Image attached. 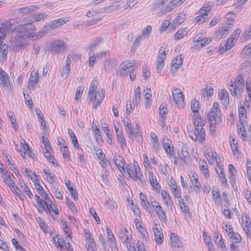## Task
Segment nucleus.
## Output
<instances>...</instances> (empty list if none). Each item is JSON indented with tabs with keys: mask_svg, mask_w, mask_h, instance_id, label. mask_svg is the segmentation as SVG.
I'll use <instances>...</instances> for the list:
<instances>
[{
	"mask_svg": "<svg viewBox=\"0 0 251 251\" xmlns=\"http://www.w3.org/2000/svg\"><path fill=\"white\" fill-rule=\"evenodd\" d=\"M35 26L30 23H25L20 25L12 21H0V57L6 58L8 46L2 41L6 35V31H15L16 36L14 40V46L19 49L25 47V36L31 38L36 36Z\"/></svg>",
	"mask_w": 251,
	"mask_h": 251,
	"instance_id": "nucleus-1",
	"label": "nucleus"
},
{
	"mask_svg": "<svg viewBox=\"0 0 251 251\" xmlns=\"http://www.w3.org/2000/svg\"><path fill=\"white\" fill-rule=\"evenodd\" d=\"M193 118L195 131L191 138L193 141H196L199 140L200 142L202 143L205 139L206 134L203 127V126H205V121L202 119L199 113L195 114Z\"/></svg>",
	"mask_w": 251,
	"mask_h": 251,
	"instance_id": "nucleus-2",
	"label": "nucleus"
},
{
	"mask_svg": "<svg viewBox=\"0 0 251 251\" xmlns=\"http://www.w3.org/2000/svg\"><path fill=\"white\" fill-rule=\"evenodd\" d=\"M95 153L96 154L99 160V163L100 165L103 168V173L102 174L101 176L102 178L104 179L105 177H106V176L108 175L106 170V168L107 167V163L106 156L105 154L103 152L102 150L100 149H98V150H97L96 151H95Z\"/></svg>",
	"mask_w": 251,
	"mask_h": 251,
	"instance_id": "nucleus-3",
	"label": "nucleus"
},
{
	"mask_svg": "<svg viewBox=\"0 0 251 251\" xmlns=\"http://www.w3.org/2000/svg\"><path fill=\"white\" fill-rule=\"evenodd\" d=\"M50 47V50L56 54L63 52L66 48L64 42L60 39L55 40L51 42Z\"/></svg>",
	"mask_w": 251,
	"mask_h": 251,
	"instance_id": "nucleus-4",
	"label": "nucleus"
},
{
	"mask_svg": "<svg viewBox=\"0 0 251 251\" xmlns=\"http://www.w3.org/2000/svg\"><path fill=\"white\" fill-rule=\"evenodd\" d=\"M74 54H70L69 56H68L65 60V64L63 66L62 71L60 73V75L62 77L66 78H67L71 73V57H73Z\"/></svg>",
	"mask_w": 251,
	"mask_h": 251,
	"instance_id": "nucleus-5",
	"label": "nucleus"
},
{
	"mask_svg": "<svg viewBox=\"0 0 251 251\" xmlns=\"http://www.w3.org/2000/svg\"><path fill=\"white\" fill-rule=\"evenodd\" d=\"M39 81L38 71L35 69L31 72L28 79V87L29 89L34 90L36 88Z\"/></svg>",
	"mask_w": 251,
	"mask_h": 251,
	"instance_id": "nucleus-6",
	"label": "nucleus"
},
{
	"mask_svg": "<svg viewBox=\"0 0 251 251\" xmlns=\"http://www.w3.org/2000/svg\"><path fill=\"white\" fill-rule=\"evenodd\" d=\"M162 144L166 153L170 157H173L175 155L174 146L172 141L168 139L167 137H164L162 140Z\"/></svg>",
	"mask_w": 251,
	"mask_h": 251,
	"instance_id": "nucleus-7",
	"label": "nucleus"
},
{
	"mask_svg": "<svg viewBox=\"0 0 251 251\" xmlns=\"http://www.w3.org/2000/svg\"><path fill=\"white\" fill-rule=\"evenodd\" d=\"M70 19V18L69 17H64L52 20L48 25L51 29H54L58 28L61 25H64L66 23L69 22Z\"/></svg>",
	"mask_w": 251,
	"mask_h": 251,
	"instance_id": "nucleus-8",
	"label": "nucleus"
},
{
	"mask_svg": "<svg viewBox=\"0 0 251 251\" xmlns=\"http://www.w3.org/2000/svg\"><path fill=\"white\" fill-rule=\"evenodd\" d=\"M85 238L86 239V248L87 251H94V242H93V236L87 229H84Z\"/></svg>",
	"mask_w": 251,
	"mask_h": 251,
	"instance_id": "nucleus-9",
	"label": "nucleus"
},
{
	"mask_svg": "<svg viewBox=\"0 0 251 251\" xmlns=\"http://www.w3.org/2000/svg\"><path fill=\"white\" fill-rule=\"evenodd\" d=\"M134 171L132 169H129L127 171V174L129 177L132 178L134 181L138 180L140 175V169L138 165V163L134 161L133 163Z\"/></svg>",
	"mask_w": 251,
	"mask_h": 251,
	"instance_id": "nucleus-10",
	"label": "nucleus"
},
{
	"mask_svg": "<svg viewBox=\"0 0 251 251\" xmlns=\"http://www.w3.org/2000/svg\"><path fill=\"white\" fill-rule=\"evenodd\" d=\"M175 93L173 92L172 95L173 99L175 102L179 106L182 105L184 101V97L182 92L179 89L176 88L174 89Z\"/></svg>",
	"mask_w": 251,
	"mask_h": 251,
	"instance_id": "nucleus-11",
	"label": "nucleus"
},
{
	"mask_svg": "<svg viewBox=\"0 0 251 251\" xmlns=\"http://www.w3.org/2000/svg\"><path fill=\"white\" fill-rule=\"evenodd\" d=\"M33 182L34 184L36 190L41 195V196L45 200H49L50 197L48 194L44 190L42 186L40 185L39 182V179L38 178H34V180H33Z\"/></svg>",
	"mask_w": 251,
	"mask_h": 251,
	"instance_id": "nucleus-12",
	"label": "nucleus"
},
{
	"mask_svg": "<svg viewBox=\"0 0 251 251\" xmlns=\"http://www.w3.org/2000/svg\"><path fill=\"white\" fill-rule=\"evenodd\" d=\"M190 179L192 186H193L194 190L196 192H200L201 188V185L198 178L197 175L193 173L192 175L190 176Z\"/></svg>",
	"mask_w": 251,
	"mask_h": 251,
	"instance_id": "nucleus-13",
	"label": "nucleus"
},
{
	"mask_svg": "<svg viewBox=\"0 0 251 251\" xmlns=\"http://www.w3.org/2000/svg\"><path fill=\"white\" fill-rule=\"evenodd\" d=\"M220 116V109L219 104L217 102L214 103L211 110L208 113L209 118H219Z\"/></svg>",
	"mask_w": 251,
	"mask_h": 251,
	"instance_id": "nucleus-14",
	"label": "nucleus"
},
{
	"mask_svg": "<svg viewBox=\"0 0 251 251\" xmlns=\"http://www.w3.org/2000/svg\"><path fill=\"white\" fill-rule=\"evenodd\" d=\"M17 150L20 153L21 155L25 157V154L27 153L29 156H32V151L29 148L28 145L25 143V141H24V143H21V146L19 149H17Z\"/></svg>",
	"mask_w": 251,
	"mask_h": 251,
	"instance_id": "nucleus-15",
	"label": "nucleus"
},
{
	"mask_svg": "<svg viewBox=\"0 0 251 251\" xmlns=\"http://www.w3.org/2000/svg\"><path fill=\"white\" fill-rule=\"evenodd\" d=\"M38 9V7L35 5H30L29 6L22 7L17 10V14L19 16H23L25 14H29L32 11L37 10Z\"/></svg>",
	"mask_w": 251,
	"mask_h": 251,
	"instance_id": "nucleus-16",
	"label": "nucleus"
},
{
	"mask_svg": "<svg viewBox=\"0 0 251 251\" xmlns=\"http://www.w3.org/2000/svg\"><path fill=\"white\" fill-rule=\"evenodd\" d=\"M121 66L122 74H126L127 70H128L129 72L131 69H133V68L134 69H135L137 68L138 65L137 62L135 61H133L132 63L128 61H125L121 64Z\"/></svg>",
	"mask_w": 251,
	"mask_h": 251,
	"instance_id": "nucleus-17",
	"label": "nucleus"
},
{
	"mask_svg": "<svg viewBox=\"0 0 251 251\" xmlns=\"http://www.w3.org/2000/svg\"><path fill=\"white\" fill-rule=\"evenodd\" d=\"M150 182L152 189L155 190L156 192H158L160 190V186L157 181L156 178L153 175L152 172L149 173Z\"/></svg>",
	"mask_w": 251,
	"mask_h": 251,
	"instance_id": "nucleus-18",
	"label": "nucleus"
},
{
	"mask_svg": "<svg viewBox=\"0 0 251 251\" xmlns=\"http://www.w3.org/2000/svg\"><path fill=\"white\" fill-rule=\"evenodd\" d=\"M93 81L92 82L90 86L88 96L86 99V102L88 104L91 105L92 108L94 107V84H93Z\"/></svg>",
	"mask_w": 251,
	"mask_h": 251,
	"instance_id": "nucleus-19",
	"label": "nucleus"
},
{
	"mask_svg": "<svg viewBox=\"0 0 251 251\" xmlns=\"http://www.w3.org/2000/svg\"><path fill=\"white\" fill-rule=\"evenodd\" d=\"M245 220L242 217V224L244 230L247 235H251V223L250 221L249 217L248 215L245 216Z\"/></svg>",
	"mask_w": 251,
	"mask_h": 251,
	"instance_id": "nucleus-20",
	"label": "nucleus"
},
{
	"mask_svg": "<svg viewBox=\"0 0 251 251\" xmlns=\"http://www.w3.org/2000/svg\"><path fill=\"white\" fill-rule=\"evenodd\" d=\"M183 63L182 58L181 55H177L175 59L173 60L172 65L171 67V71L172 72H174L176 70L179 68Z\"/></svg>",
	"mask_w": 251,
	"mask_h": 251,
	"instance_id": "nucleus-21",
	"label": "nucleus"
},
{
	"mask_svg": "<svg viewBox=\"0 0 251 251\" xmlns=\"http://www.w3.org/2000/svg\"><path fill=\"white\" fill-rule=\"evenodd\" d=\"M105 97V93L103 89H100L95 92V108L100 104Z\"/></svg>",
	"mask_w": 251,
	"mask_h": 251,
	"instance_id": "nucleus-22",
	"label": "nucleus"
},
{
	"mask_svg": "<svg viewBox=\"0 0 251 251\" xmlns=\"http://www.w3.org/2000/svg\"><path fill=\"white\" fill-rule=\"evenodd\" d=\"M170 239L172 246L175 248H177L180 246L181 244L180 240L176 234L175 233H171Z\"/></svg>",
	"mask_w": 251,
	"mask_h": 251,
	"instance_id": "nucleus-23",
	"label": "nucleus"
},
{
	"mask_svg": "<svg viewBox=\"0 0 251 251\" xmlns=\"http://www.w3.org/2000/svg\"><path fill=\"white\" fill-rule=\"evenodd\" d=\"M44 173L46 177V180L49 183L52 184L55 181V175L52 173L50 170L48 169H44Z\"/></svg>",
	"mask_w": 251,
	"mask_h": 251,
	"instance_id": "nucleus-24",
	"label": "nucleus"
},
{
	"mask_svg": "<svg viewBox=\"0 0 251 251\" xmlns=\"http://www.w3.org/2000/svg\"><path fill=\"white\" fill-rule=\"evenodd\" d=\"M155 211L159 220L166 222L167 221L166 214L160 205L156 206V209H155Z\"/></svg>",
	"mask_w": 251,
	"mask_h": 251,
	"instance_id": "nucleus-25",
	"label": "nucleus"
},
{
	"mask_svg": "<svg viewBox=\"0 0 251 251\" xmlns=\"http://www.w3.org/2000/svg\"><path fill=\"white\" fill-rule=\"evenodd\" d=\"M153 230L156 243L158 245H161L163 243V235L162 232L157 227H153Z\"/></svg>",
	"mask_w": 251,
	"mask_h": 251,
	"instance_id": "nucleus-26",
	"label": "nucleus"
},
{
	"mask_svg": "<svg viewBox=\"0 0 251 251\" xmlns=\"http://www.w3.org/2000/svg\"><path fill=\"white\" fill-rule=\"evenodd\" d=\"M14 177L13 175L12 174H6L2 176V177L3 178V180L4 182V183L8 186L9 188H11V187H13V185H14L15 183L13 182L12 177Z\"/></svg>",
	"mask_w": 251,
	"mask_h": 251,
	"instance_id": "nucleus-27",
	"label": "nucleus"
},
{
	"mask_svg": "<svg viewBox=\"0 0 251 251\" xmlns=\"http://www.w3.org/2000/svg\"><path fill=\"white\" fill-rule=\"evenodd\" d=\"M140 199L142 202V205L145 208L147 211L150 212L151 204L148 201L145 195L143 193L139 194Z\"/></svg>",
	"mask_w": 251,
	"mask_h": 251,
	"instance_id": "nucleus-28",
	"label": "nucleus"
},
{
	"mask_svg": "<svg viewBox=\"0 0 251 251\" xmlns=\"http://www.w3.org/2000/svg\"><path fill=\"white\" fill-rule=\"evenodd\" d=\"M235 85L238 88V90H243L244 86V79L243 75H237L235 80Z\"/></svg>",
	"mask_w": 251,
	"mask_h": 251,
	"instance_id": "nucleus-29",
	"label": "nucleus"
},
{
	"mask_svg": "<svg viewBox=\"0 0 251 251\" xmlns=\"http://www.w3.org/2000/svg\"><path fill=\"white\" fill-rule=\"evenodd\" d=\"M9 78L7 74L0 67V85L3 87H7L6 80Z\"/></svg>",
	"mask_w": 251,
	"mask_h": 251,
	"instance_id": "nucleus-30",
	"label": "nucleus"
},
{
	"mask_svg": "<svg viewBox=\"0 0 251 251\" xmlns=\"http://www.w3.org/2000/svg\"><path fill=\"white\" fill-rule=\"evenodd\" d=\"M201 171L202 172L205 177L207 178L210 176L209 172L207 167V163L204 161H201L200 164Z\"/></svg>",
	"mask_w": 251,
	"mask_h": 251,
	"instance_id": "nucleus-31",
	"label": "nucleus"
},
{
	"mask_svg": "<svg viewBox=\"0 0 251 251\" xmlns=\"http://www.w3.org/2000/svg\"><path fill=\"white\" fill-rule=\"evenodd\" d=\"M227 235L229 239L234 240L235 243L240 242L242 240V237L240 235L233 231H228Z\"/></svg>",
	"mask_w": 251,
	"mask_h": 251,
	"instance_id": "nucleus-32",
	"label": "nucleus"
},
{
	"mask_svg": "<svg viewBox=\"0 0 251 251\" xmlns=\"http://www.w3.org/2000/svg\"><path fill=\"white\" fill-rule=\"evenodd\" d=\"M48 15L45 13H37L31 17V20L29 23H31V22H35L41 21L42 19H44L47 17Z\"/></svg>",
	"mask_w": 251,
	"mask_h": 251,
	"instance_id": "nucleus-33",
	"label": "nucleus"
},
{
	"mask_svg": "<svg viewBox=\"0 0 251 251\" xmlns=\"http://www.w3.org/2000/svg\"><path fill=\"white\" fill-rule=\"evenodd\" d=\"M151 137L152 139V148L157 151L159 149L157 137L154 132H151Z\"/></svg>",
	"mask_w": 251,
	"mask_h": 251,
	"instance_id": "nucleus-34",
	"label": "nucleus"
},
{
	"mask_svg": "<svg viewBox=\"0 0 251 251\" xmlns=\"http://www.w3.org/2000/svg\"><path fill=\"white\" fill-rule=\"evenodd\" d=\"M50 198H49V200H45L44 199L42 201L38 203L39 205L47 213H50V210L49 209V205L50 201Z\"/></svg>",
	"mask_w": 251,
	"mask_h": 251,
	"instance_id": "nucleus-35",
	"label": "nucleus"
},
{
	"mask_svg": "<svg viewBox=\"0 0 251 251\" xmlns=\"http://www.w3.org/2000/svg\"><path fill=\"white\" fill-rule=\"evenodd\" d=\"M116 61L114 59H107L104 63V67L106 69H112L115 67Z\"/></svg>",
	"mask_w": 251,
	"mask_h": 251,
	"instance_id": "nucleus-36",
	"label": "nucleus"
},
{
	"mask_svg": "<svg viewBox=\"0 0 251 251\" xmlns=\"http://www.w3.org/2000/svg\"><path fill=\"white\" fill-rule=\"evenodd\" d=\"M241 126L240 128H238V132L239 136H240L241 138L245 140L247 137V134L246 133V130L245 127V126L244 124V122H240Z\"/></svg>",
	"mask_w": 251,
	"mask_h": 251,
	"instance_id": "nucleus-37",
	"label": "nucleus"
},
{
	"mask_svg": "<svg viewBox=\"0 0 251 251\" xmlns=\"http://www.w3.org/2000/svg\"><path fill=\"white\" fill-rule=\"evenodd\" d=\"M161 195L163 200L165 201L164 203L166 205H171L172 203V201L171 199V197L166 191L162 190L161 191Z\"/></svg>",
	"mask_w": 251,
	"mask_h": 251,
	"instance_id": "nucleus-38",
	"label": "nucleus"
},
{
	"mask_svg": "<svg viewBox=\"0 0 251 251\" xmlns=\"http://www.w3.org/2000/svg\"><path fill=\"white\" fill-rule=\"evenodd\" d=\"M118 237L122 243H126V245L128 244L129 236L127 234L124 233L123 231H120L118 233Z\"/></svg>",
	"mask_w": 251,
	"mask_h": 251,
	"instance_id": "nucleus-39",
	"label": "nucleus"
},
{
	"mask_svg": "<svg viewBox=\"0 0 251 251\" xmlns=\"http://www.w3.org/2000/svg\"><path fill=\"white\" fill-rule=\"evenodd\" d=\"M187 34V31L185 29L182 28L178 29L175 35V39L176 40H179L183 38Z\"/></svg>",
	"mask_w": 251,
	"mask_h": 251,
	"instance_id": "nucleus-40",
	"label": "nucleus"
},
{
	"mask_svg": "<svg viewBox=\"0 0 251 251\" xmlns=\"http://www.w3.org/2000/svg\"><path fill=\"white\" fill-rule=\"evenodd\" d=\"M51 30L50 28L49 27V25L48 24L46 25L42 29L39 31L37 35V38H41L43 36L46 34L48 31H50Z\"/></svg>",
	"mask_w": 251,
	"mask_h": 251,
	"instance_id": "nucleus-41",
	"label": "nucleus"
},
{
	"mask_svg": "<svg viewBox=\"0 0 251 251\" xmlns=\"http://www.w3.org/2000/svg\"><path fill=\"white\" fill-rule=\"evenodd\" d=\"M238 114L240 122H244L246 118V116L245 115L246 114V110L244 106H242L239 108Z\"/></svg>",
	"mask_w": 251,
	"mask_h": 251,
	"instance_id": "nucleus-42",
	"label": "nucleus"
},
{
	"mask_svg": "<svg viewBox=\"0 0 251 251\" xmlns=\"http://www.w3.org/2000/svg\"><path fill=\"white\" fill-rule=\"evenodd\" d=\"M200 107V103L198 100H193L191 101V108L192 111L194 113H198Z\"/></svg>",
	"mask_w": 251,
	"mask_h": 251,
	"instance_id": "nucleus-43",
	"label": "nucleus"
},
{
	"mask_svg": "<svg viewBox=\"0 0 251 251\" xmlns=\"http://www.w3.org/2000/svg\"><path fill=\"white\" fill-rule=\"evenodd\" d=\"M50 147L45 149L46 151L44 152L45 157L50 161V162L54 163V158L53 156L51 154L50 151Z\"/></svg>",
	"mask_w": 251,
	"mask_h": 251,
	"instance_id": "nucleus-44",
	"label": "nucleus"
},
{
	"mask_svg": "<svg viewBox=\"0 0 251 251\" xmlns=\"http://www.w3.org/2000/svg\"><path fill=\"white\" fill-rule=\"evenodd\" d=\"M159 118L166 117L165 115L167 113V109L165 104H162L159 108Z\"/></svg>",
	"mask_w": 251,
	"mask_h": 251,
	"instance_id": "nucleus-45",
	"label": "nucleus"
},
{
	"mask_svg": "<svg viewBox=\"0 0 251 251\" xmlns=\"http://www.w3.org/2000/svg\"><path fill=\"white\" fill-rule=\"evenodd\" d=\"M90 51L89 52V65L93 66L94 64V52H93L92 44L89 46Z\"/></svg>",
	"mask_w": 251,
	"mask_h": 251,
	"instance_id": "nucleus-46",
	"label": "nucleus"
},
{
	"mask_svg": "<svg viewBox=\"0 0 251 251\" xmlns=\"http://www.w3.org/2000/svg\"><path fill=\"white\" fill-rule=\"evenodd\" d=\"M219 97L221 99L225 100L226 102L227 100L226 104H228V103H229L228 93L226 90H225V89L222 90V91L221 92V94H219Z\"/></svg>",
	"mask_w": 251,
	"mask_h": 251,
	"instance_id": "nucleus-47",
	"label": "nucleus"
},
{
	"mask_svg": "<svg viewBox=\"0 0 251 251\" xmlns=\"http://www.w3.org/2000/svg\"><path fill=\"white\" fill-rule=\"evenodd\" d=\"M236 39H233L232 37H229L226 41L224 42V45L227 47V49H230L234 45V41Z\"/></svg>",
	"mask_w": 251,
	"mask_h": 251,
	"instance_id": "nucleus-48",
	"label": "nucleus"
},
{
	"mask_svg": "<svg viewBox=\"0 0 251 251\" xmlns=\"http://www.w3.org/2000/svg\"><path fill=\"white\" fill-rule=\"evenodd\" d=\"M66 187L68 191L71 194L72 197L75 200L77 198V193L75 189H74L73 187L70 185V184L66 183Z\"/></svg>",
	"mask_w": 251,
	"mask_h": 251,
	"instance_id": "nucleus-49",
	"label": "nucleus"
},
{
	"mask_svg": "<svg viewBox=\"0 0 251 251\" xmlns=\"http://www.w3.org/2000/svg\"><path fill=\"white\" fill-rule=\"evenodd\" d=\"M84 87L82 86H79L76 88L75 94V100L78 101V99L81 97L83 92L84 91Z\"/></svg>",
	"mask_w": 251,
	"mask_h": 251,
	"instance_id": "nucleus-50",
	"label": "nucleus"
},
{
	"mask_svg": "<svg viewBox=\"0 0 251 251\" xmlns=\"http://www.w3.org/2000/svg\"><path fill=\"white\" fill-rule=\"evenodd\" d=\"M117 141L120 144V147L122 149H124L126 146V141L124 137V135L121 136H117Z\"/></svg>",
	"mask_w": 251,
	"mask_h": 251,
	"instance_id": "nucleus-51",
	"label": "nucleus"
},
{
	"mask_svg": "<svg viewBox=\"0 0 251 251\" xmlns=\"http://www.w3.org/2000/svg\"><path fill=\"white\" fill-rule=\"evenodd\" d=\"M50 204L49 205V209L50 210V213L52 211L55 214L58 215L59 213V210L57 208V206L55 204H53L52 201L50 200Z\"/></svg>",
	"mask_w": 251,
	"mask_h": 251,
	"instance_id": "nucleus-52",
	"label": "nucleus"
},
{
	"mask_svg": "<svg viewBox=\"0 0 251 251\" xmlns=\"http://www.w3.org/2000/svg\"><path fill=\"white\" fill-rule=\"evenodd\" d=\"M108 51H102L100 52L99 53L95 54V61L97 60H100L102 58L106 59L107 58V53Z\"/></svg>",
	"mask_w": 251,
	"mask_h": 251,
	"instance_id": "nucleus-53",
	"label": "nucleus"
},
{
	"mask_svg": "<svg viewBox=\"0 0 251 251\" xmlns=\"http://www.w3.org/2000/svg\"><path fill=\"white\" fill-rule=\"evenodd\" d=\"M203 96L206 94L208 97H211L213 94V89L210 87L206 86L205 89L202 91Z\"/></svg>",
	"mask_w": 251,
	"mask_h": 251,
	"instance_id": "nucleus-54",
	"label": "nucleus"
},
{
	"mask_svg": "<svg viewBox=\"0 0 251 251\" xmlns=\"http://www.w3.org/2000/svg\"><path fill=\"white\" fill-rule=\"evenodd\" d=\"M207 16H206L205 15H201L199 14V16H197L195 19V22L197 24H201L203 23L204 22L206 21V20L207 19Z\"/></svg>",
	"mask_w": 251,
	"mask_h": 251,
	"instance_id": "nucleus-55",
	"label": "nucleus"
},
{
	"mask_svg": "<svg viewBox=\"0 0 251 251\" xmlns=\"http://www.w3.org/2000/svg\"><path fill=\"white\" fill-rule=\"evenodd\" d=\"M178 201L179 203L182 212L185 213H186V212H189L188 207L186 203L184 201V200L182 199V200H178Z\"/></svg>",
	"mask_w": 251,
	"mask_h": 251,
	"instance_id": "nucleus-56",
	"label": "nucleus"
},
{
	"mask_svg": "<svg viewBox=\"0 0 251 251\" xmlns=\"http://www.w3.org/2000/svg\"><path fill=\"white\" fill-rule=\"evenodd\" d=\"M22 189L30 199H32L33 194L27 186L25 185L24 186H22Z\"/></svg>",
	"mask_w": 251,
	"mask_h": 251,
	"instance_id": "nucleus-57",
	"label": "nucleus"
},
{
	"mask_svg": "<svg viewBox=\"0 0 251 251\" xmlns=\"http://www.w3.org/2000/svg\"><path fill=\"white\" fill-rule=\"evenodd\" d=\"M61 152L62 153V156L64 158L68 159L70 157V154L68 151V148L64 146L62 147L61 150Z\"/></svg>",
	"mask_w": 251,
	"mask_h": 251,
	"instance_id": "nucleus-58",
	"label": "nucleus"
},
{
	"mask_svg": "<svg viewBox=\"0 0 251 251\" xmlns=\"http://www.w3.org/2000/svg\"><path fill=\"white\" fill-rule=\"evenodd\" d=\"M175 0H171L166 6L165 9L163 10L164 12H167L171 11L173 9L176 7L175 5L174 4V1Z\"/></svg>",
	"mask_w": 251,
	"mask_h": 251,
	"instance_id": "nucleus-59",
	"label": "nucleus"
},
{
	"mask_svg": "<svg viewBox=\"0 0 251 251\" xmlns=\"http://www.w3.org/2000/svg\"><path fill=\"white\" fill-rule=\"evenodd\" d=\"M211 41V39L210 38H204L200 40H198V42H200L201 46L203 47L208 44Z\"/></svg>",
	"mask_w": 251,
	"mask_h": 251,
	"instance_id": "nucleus-60",
	"label": "nucleus"
},
{
	"mask_svg": "<svg viewBox=\"0 0 251 251\" xmlns=\"http://www.w3.org/2000/svg\"><path fill=\"white\" fill-rule=\"evenodd\" d=\"M8 117L9 118L12 127L15 129V130L16 131L17 130V124L16 123V119L14 116L13 115H8Z\"/></svg>",
	"mask_w": 251,
	"mask_h": 251,
	"instance_id": "nucleus-61",
	"label": "nucleus"
},
{
	"mask_svg": "<svg viewBox=\"0 0 251 251\" xmlns=\"http://www.w3.org/2000/svg\"><path fill=\"white\" fill-rule=\"evenodd\" d=\"M220 169L221 170L220 173H219L218 171L216 170L217 173L218 174L219 177L222 179V182L223 183H226L227 180L226 178L225 175L224 173V169L222 168L221 166H220Z\"/></svg>",
	"mask_w": 251,
	"mask_h": 251,
	"instance_id": "nucleus-62",
	"label": "nucleus"
},
{
	"mask_svg": "<svg viewBox=\"0 0 251 251\" xmlns=\"http://www.w3.org/2000/svg\"><path fill=\"white\" fill-rule=\"evenodd\" d=\"M95 135H97V136H96V140L98 143H101L102 142V137L100 135V131L99 129H98L96 125H95Z\"/></svg>",
	"mask_w": 251,
	"mask_h": 251,
	"instance_id": "nucleus-63",
	"label": "nucleus"
},
{
	"mask_svg": "<svg viewBox=\"0 0 251 251\" xmlns=\"http://www.w3.org/2000/svg\"><path fill=\"white\" fill-rule=\"evenodd\" d=\"M66 205L73 212L76 211L75 208V205L74 202H73L70 200L69 199H66Z\"/></svg>",
	"mask_w": 251,
	"mask_h": 251,
	"instance_id": "nucleus-64",
	"label": "nucleus"
}]
</instances>
